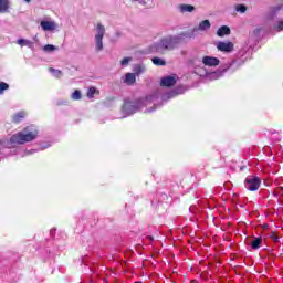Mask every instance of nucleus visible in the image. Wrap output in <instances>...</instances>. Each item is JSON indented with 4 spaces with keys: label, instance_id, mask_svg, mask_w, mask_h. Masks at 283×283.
<instances>
[{
    "label": "nucleus",
    "instance_id": "obj_1",
    "mask_svg": "<svg viewBox=\"0 0 283 283\" xmlns=\"http://www.w3.org/2000/svg\"><path fill=\"white\" fill-rule=\"evenodd\" d=\"M184 34H168L160 38L157 42H155L150 46V52L154 54L165 55L167 52H174V50H178L180 43H182Z\"/></svg>",
    "mask_w": 283,
    "mask_h": 283
},
{
    "label": "nucleus",
    "instance_id": "obj_2",
    "mask_svg": "<svg viewBox=\"0 0 283 283\" xmlns=\"http://www.w3.org/2000/svg\"><path fill=\"white\" fill-rule=\"evenodd\" d=\"M39 136V130L34 126H28L22 132L14 134L10 138L11 145H25V143H32Z\"/></svg>",
    "mask_w": 283,
    "mask_h": 283
},
{
    "label": "nucleus",
    "instance_id": "obj_3",
    "mask_svg": "<svg viewBox=\"0 0 283 283\" xmlns=\"http://www.w3.org/2000/svg\"><path fill=\"white\" fill-rule=\"evenodd\" d=\"M151 101H154V96H148L145 99H139L137 102H125L123 113L126 114V116H132V114H136L140 107H147Z\"/></svg>",
    "mask_w": 283,
    "mask_h": 283
},
{
    "label": "nucleus",
    "instance_id": "obj_4",
    "mask_svg": "<svg viewBox=\"0 0 283 283\" xmlns=\"http://www.w3.org/2000/svg\"><path fill=\"white\" fill-rule=\"evenodd\" d=\"M103 36H105V27L97 24L95 33V52H103Z\"/></svg>",
    "mask_w": 283,
    "mask_h": 283
},
{
    "label": "nucleus",
    "instance_id": "obj_5",
    "mask_svg": "<svg viewBox=\"0 0 283 283\" xmlns=\"http://www.w3.org/2000/svg\"><path fill=\"white\" fill-rule=\"evenodd\" d=\"M262 185V180L255 176H249L245 178L244 187L248 191H258Z\"/></svg>",
    "mask_w": 283,
    "mask_h": 283
},
{
    "label": "nucleus",
    "instance_id": "obj_6",
    "mask_svg": "<svg viewBox=\"0 0 283 283\" xmlns=\"http://www.w3.org/2000/svg\"><path fill=\"white\" fill-rule=\"evenodd\" d=\"M201 63L206 67H217V65H220V60L213 56L206 55L202 57Z\"/></svg>",
    "mask_w": 283,
    "mask_h": 283
},
{
    "label": "nucleus",
    "instance_id": "obj_7",
    "mask_svg": "<svg viewBox=\"0 0 283 283\" xmlns=\"http://www.w3.org/2000/svg\"><path fill=\"white\" fill-rule=\"evenodd\" d=\"M177 10L180 14H191L196 12V7L193 4H178Z\"/></svg>",
    "mask_w": 283,
    "mask_h": 283
},
{
    "label": "nucleus",
    "instance_id": "obj_8",
    "mask_svg": "<svg viewBox=\"0 0 283 283\" xmlns=\"http://www.w3.org/2000/svg\"><path fill=\"white\" fill-rule=\"evenodd\" d=\"M40 25L44 32H52L59 28V24L54 21H41Z\"/></svg>",
    "mask_w": 283,
    "mask_h": 283
},
{
    "label": "nucleus",
    "instance_id": "obj_9",
    "mask_svg": "<svg viewBox=\"0 0 283 283\" xmlns=\"http://www.w3.org/2000/svg\"><path fill=\"white\" fill-rule=\"evenodd\" d=\"M217 49L219 52H233V42H218Z\"/></svg>",
    "mask_w": 283,
    "mask_h": 283
},
{
    "label": "nucleus",
    "instance_id": "obj_10",
    "mask_svg": "<svg viewBox=\"0 0 283 283\" xmlns=\"http://www.w3.org/2000/svg\"><path fill=\"white\" fill-rule=\"evenodd\" d=\"M160 85L161 87H174V85H176V77L174 76L163 77Z\"/></svg>",
    "mask_w": 283,
    "mask_h": 283
},
{
    "label": "nucleus",
    "instance_id": "obj_11",
    "mask_svg": "<svg viewBox=\"0 0 283 283\" xmlns=\"http://www.w3.org/2000/svg\"><path fill=\"white\" fill-rule=\"evenodd\" d=\"M195 30L198 32H207V30H211V22L209 20H203Z\"/></svg>",
    "mask_w": 283,
    "mask_h": 283
},
{
    "label": "nucleus",
    "instance_id": "obj_12",
    "mask_svg": "<svg viewBox=\"0 0 283 283\" xmlns=\"http://www.w3.org/2000/svg\"><path fill=\"white\" fill-rule=\"evenodd\" d=\"M10 12V0H0V13L6 14Z\"/></svg>",
    "mask_w": 283,
    "mask_h": 283
},
{
    "label": "nucleus",
    "instance_id": "obj_13",
    "mask_svg": "<svg viewBox=\"0 0 283 283\" xmlns=\"http://www.w3.org/2000/svg\"><path fill=\"white\" fill-rule=\"evenodd\" d=\"M124 83L126 85H134V83H136V74L135 73H126Z\"/></svg>",
    "mask_w": 283,
    "mask_h": 283
},
{
    "label": "nucleus",
    "instance_id": "obj_14",
    "mask_svg": "<svg viewBox=\"0 0 283 283\" xmlns=\"http://www.w3.org/2000/svg\"><path fill=\"white\" fill-rule=\"evenodd\" d=\"M146 70L145 64H137L134 66L133 72H135V76H140V74H145Z\"/></svg>",
    "mask_w": 283,
    "mask_h": 283
},
{
    "label": "nucleus",
    "instance_id": "obj_15",
    "mask_svg": "<svg viewBox=\"0 0 283 283\" xmlns=\"http://www.w3.org/2000/svg\"><path fill=\"white\" fill-rule=\"evenodd\" d=\"M229 34H231V29L227 25H222L217 31V35L219 36H229Z\"/></svg>",
    "mask_w": 283,
    "mask_h": 283
},
{
    "label": "nucleus",
    "instance_id": "obj_16",
    "mask_svg": "<svg viewBox=\"0 0 283 283\" xmlns=\"http://www.w3.org/2000/svg\"><path fill=\"white\" fill-rule=\"evenodd\" d=\"M222 74H224V71H216L208 74V78L210 81H218V78H221Z\"/></svg>",
    "mask_w": 283,
    "mask_h": 283
},
{
    "label": "nucleus",
    "instance_id": "obj_17",
    "mask_svg": "<svg viewBox=\"0 0 283 283\" xmlns=\"http://www.w3.org/2000/svg\"><path fill=\"white\" fill-rule=\"evenodd\" d=\"M18 45H21V48L27 46V48H33L34 43H32V41L30 40H25V39H19L17 41Z\"/></svg>",
    "mask_w": 283,
    "mask_h": 283
},
{
    "label": "nucleus",
    "instance_id": "obj_18",
    "mask_svg": "<svg viewBox=\"0 0 283 283\" xmlns=\"http://www.w3.org/2000/svg\"><path fill=\"white\" fill-rule=\"evenodd\" d=\"M95 94H101V91H98L96 87L92 86L88 88L86 96H87V98H94Z\"/></svg>",
    "mask_w": 283,
    "mask_h": 283
},
{
    "label": "nucleus",
    "instance_id": "obj_19",
    "mask_svg": "<svg viewBox=\"0 0 283 283\" xmlns=\"http://www.w3.org/2000/svg\"><path fill=\"white\" fill-rule=\"evenodd\" d=\"M151 62L154 63V65L158 66L167 65V62L163 57H153Z\"/></svg>",
    "mask_w": 283,
    "mask_h": 283
},
{
    "label": "nucleus",
    "instance_id": "obj_20",
    "mask_svg": "<svg viewBox=\"0 0 283 283\" xmlns=\"http://www.w3.org/2000/svg\"><path fill=\"white\" fill-rule=\"evenodd\" d=\"M262 244V238H255L252 242H251V248L252 249H260V245Z\"/></svg>",
    "mask_w": 283,
    "mask_h": 283
},
{
    "label": "nucleus",
    "instance_id": "obj_21",
    "mask_svg": "<svg viewBox=\"0 0 283 283\" xmlns=\"http://www.w3.org/2000/svg\"><path fill=\"white\" fill-rule=\"evenodd\" d=\"M56 50H59V48L54 46V44H46L43 46V51L46 53L56 52Z\"/></svg>",
    "mask_w": 283,
    "mask_h": 283
},
{
    "label": "nucleus",
    "instance_id": "obj_22",
    "mask_svg": "<svg viewBox=\"0 0 283 283\" xmlns=\"http://www.w3.org/2000/svg\"><path fill=\"white\" fill-rule=\"evenodd\" d=\"M25 118V112H20L13 116V123H21V119Z\"/></svg>",
    "mask_w": 283,
    "mask_h": 283
},
{
    "label": "nucleus",
    "instance_id": "obj_23",
    "mask_svg": "<svg viewBox=\"0 0 283 283\" xmlns=\"http://www.w3.org/2000/svg\"><path fill=\"white\" fill-rule=\"evenodd\" d=\"M280 10H283V4H277V6L273 7L270 12L271 17H275V14H277V12H280Z\"/></svg>",
    "mask_w": 283,
    "mask_h": 283
},
{
    "label": "nucleus",
    "instance_id": "obj_24",
    "mask_svg": "<svg viewBox=\"0 0 283 283\" xmlns=\"http://www.w3.org/2000/svg\"><path fill=\"white\" fill-rule=\"evenodd\" d=\"M49 72H51L52 75L56 76V78H61V76H63V73L60 70L56 69H49Z\"/></svg>",
    "mask_w": 283,
    "mask_h": 283
},
{
    "label": "nucleus",
    "instance_id": "obj_25",
    "mask_svg": "<svg viewBox=\"0 0 283 283\" xmlns=\"http://www.w3.org/2000/svg\"><path fill=\"white\" fill-rule=\"evenodd\" d=\"M72 101H81L82 94L81 91L76 90L74 93L71 95Z\"/></svg>",
    "mask_w": 283,
    "mask_h": 283
},
{
    "label": "nucleus",
    "instance_id": "obj_26",
    "mask_svg": "<svg viewBox=\"0 0 283 283\" xmlns=\"http://www.w3.org/2000/svg\"><path fill=\"white\" fill-rule=\"evenodd\" d=\"M235 11L240 12V14H244V12H247V6H244V4H237L235 6Z\"/></svg>",
    "mask_w": 283,
    "mask_h": 283
},
{
    "label": "nucleus",
    "instance_id": "obj_27",
    "mask_svg": "<svg viewBox=\"0 0 283 283\" xmlns=\"http://www.w3.org/2000/svg\"><path fill=\"white\" fill-rule=\"evenodd\" d=\"M8 87H10L6 82H1L0 83V94H3V92H6V90H8Z\"/></svg>",
    "mask_w": 283,
    "mask_h": 283
},
{
    "label": "nucleus",
    "instance_id": "obj_28",
    "mask_svg": "<svg viewBox=\"0 0 283 283\" xmlns=\"http://www.w3.org/2000/svg\"><path fill=\"white\" fill-rule=\"evenodd\" d=\"M132 61V57H124L122 61H120V65L123 66H127L129 65V62Z\"/></svg>",
    "mask_w": 283,
    "mask_h": 283
},
{
    "label": "nucleus",
    "instance_id": "obj_29",
    "mask_svg": "<svg viewBox=\"0 0 283 283\" xmlns=\"http://www.w3.org/2000/svg\"><path fill=\"white\" fill-rule=\"evenodd\" d=\"M261 33H262V28H260V27L255 28V29L252 31V34H253L254 36H258V35L261 34Z\"/></svg>",
    "mask_w": 283,
    "mask_h": 283
},
{
    "label": "nucleus",
    "instance_id": "obj_30",
    "mask_svg": "<svg viewBox=\"0 0 283 283\" xmlns=\"http://www.w3.org/2000/svg\"><path fill=\"white\" fill-rule=\"evenodd\" d=\"M133 3H139V6H147V0H130Z\"/></svg>",
    "mask_w": 283,
    "mask_h": 283
},
{
    "label": "nucleus",
    "instance_id": "obj_31",
    "mask_svg": "<svg viewBox=\"0 0 283 283\" xmlns=\"http://www.w3.org/2000/svg\"><path fill=\"white\" fill-rule=\"evenodd\" d=\"M276 30H277L279 32H282V30H283V21H280V22L277 23Z\"/></svg>",
    "mask_w": 283,
    "mask_h": 283
},
{
    "label": "nucleus",
    "instance_id": "obj_32",
    "mask_svg": "<svg viewBox=\"0 0 283 283\" xmlns=\"http://www.w3.org/2000/svg\"><path fill=\"white\" fill-rule=\"evenodd\" d=\"M270 238L272 239V240H274L275 242H277V235H275V233H271L270 234Z\"/></svg>",
    "mask_w": 283,
    "mask_h": 283
},
{
    "label": "nucleus",
    "instance_id": "obj_33",
    "mask_svg": "<svg viewBox=\"0 0 283 283\" xmlns=\"http://www.w3.org/2000/svg\"><path fill=\"white\" fill-rule=\"evenodd\" d=\"M28 154H34V150H29Z\"/></svg>",
    "mask_w": 283,
    "mask_h": 283
},
{
    "label": "nucleus",
    "instance_id": "obj_34",
    "mask_svg": "<svg viewBox=\"0 0 283 283\" xmlns=\"http://www.w3.org/2000/svg\"><path fill=\"white\" fill-rule=\"evenodd\" d=\"M25 1V3H30V1H32V0H24Z\"/></svg>",
    "mask_w": 283,
    "mask_h": 283
}]
</instances>
